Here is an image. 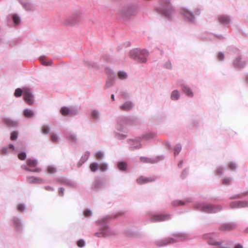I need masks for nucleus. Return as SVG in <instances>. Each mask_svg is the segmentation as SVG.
<instances>
[{
	"instance_id": "nucleus-1",
	"label": "nucleus",
	"mask_w": 248,
	"mask_h": 248,
	"mask_svg": "<svg viewBox=\"0 0 248 248\" xmlns=\"http://www.w3.org/2000/svg\"><path fill=\"white\" fill-rule=\"evenodd\" d=\"M148 55V52L145 50H140L136 49L131 50L130 52V56L132 58L141 63L146 62Z\"/></svg>"
},
{
	"instance_id": "nucleus-2",
	"label": "nucleus",
	"mask_w": 248,
	"mask_h": 248,
	"mask_svg": "<svg viewBox=\"0 0 248 248\" xmlns=\"http://www.w3.org/2000/svg\"><path fill=\"white\" fill-rule=\"evenodd\" d=\"M170 0H159V3L161 5V12L167 17H170L174 12L173 8L170 4Z\"/></svg>"
},
{
	"instance_id": "nucleus-3",
	"label": "nucleus",
	"mask_w": 248,
	"mask_h": 248,
	"mask_svg": "<svg viewBox=\"0 0 248 248\" xmlns=\"http://www.w3.org/2000/svg\"><path fill=\"white\" fill-rule=\"evenodd\" d=\"M27 165L30 167H23L24 170L33 172H40L41 169L37 167V162L34 159H28L26 161Z\"/></svg>"
},
{
	"instance_id": "nucleus-4",
	"label": "nucleus",
	"mask_w": 248,
	"mask_h": 248,
	"mask_svg": "<svg viewBox=\"0 0 248 248\" xmlns=\"http://www.w3.org/2000/svg\"><path fill=\"white\" fill-rule=\"evenodd\" d=\"M24 100L29 105H32L33 104V96L31 89L28 88H24Z\"/></svg>"
},
{
	"instance_id": "nucleus-5",
	"label": "nucleus",
	"mask_w": 248,
	"mask_h": 248,
	"mask_svg": "<svg viewBox=\"0 0 248 248\" xmlns=\"http://www.w3.org/2000/svg\"><path fill=\"white\" fill-rule=\"evenodd\" d=\"M170 218V216L167 214H156L152 215L151 217V220L152 222L163 221Z\"/></svg>"
},
{
	"instance_id": "nucleus-6",
	"label": "nucleus",
	"mask_w": 248,
	"mask_h": 248,
	"mask_svg": "<svg viewBox=\"0 0 248 248\" xmlns=\"http://www.w3.org/2000/svg\"><path fill=\"white\" fill-rule=\"evenodd\" d=\"M246 61L242 60L241 57H236L233 61V66L236 68H242L246 64Z\"/></svg>"
},
{
	"instance_id": "nucleus-7",
	"label": "nucleus",
	"mask_w": 248,
	"mask_h": 248,
	"mask_svg": "<svg viewBox=\"0 0 248 248\" xmlns=\"http://www.w3.org/2000/svg\"><path fill=\"white\" fill-rule=\"evenodd\" d=\"M202 211L208 213H215L220 210V206L215 207L211 205H206L202 207Z\"/></svg>"
},
{
	"instance_id": "nucleus-8",
	"label": "nucleus",
	"mask_w": 248,
	"mask_h": 248,
	"mask_svg": "<svg viewBox=\"0 0 248 248\" xmlns=\"http://www.w3.org/2000/svg\"><path fill=\"white\" fill-rule=\"evenodd\" d=\"M155 179L153 178L144 177L141 176L137 179V182L139 184L141 185L154 181Z\"/></svg>"
},
{
	"instance_id": "nucleus-9",
	"label": "nucleus",
	"mask_w": 248,
	"mask_h": 248,
	"mask_svg": "<svg viewBox=\"0 0 248 248\" xmlns=\"http://www.w3.org/2000/svg\"><path fill=\"white\" fill-rule=\"evenodd\" d=\"M27 181L29 183H42L43 180L40 178L34 176H29L27 177Z\"/></svg>"
},
{
	"instance_id": "nucleus-10",
	"label": "nucleus",
	"mask_w": 248,
	"mask_h": 248,
	"mask_svg": "<svg viewBox=\"0 0 248 248\" xmlns=\"http://www.w3.org/2000/svg\"><path fill=\"white\" fill-rule=\"evenodd\" d=\"M231 205L232 208L237 207H244L248 205V202L244 201H238L232 203Z\"/></svg>"
},
{
	"instance_id": "nucleus-11",
	"label": "nucleus",
	"mask_w": 248,
	"mask_h": 248,
	"mask_svg": "<svg viewBox=\"0 0 248 248\" xmlns=\"http://www.w3.org/2000/svg\"><path fill=\"white\" fill-rule=\"evenodd\" d=\"M218 21L223 24H227L230 22V19L229 17L225 15L219 16L218 17Z\"/></svg>"
},
{
	"instance_id": "nucleus-12",
	"label": "nucleus",
	"mask_w": 248,
	"mask_h": 248,
	"mask_svg": "<svg viewBox=\"0 0 248 248\" xmlns=\"http://www.w3.org/2000/svg\"><path fill=\"white\" fill-rule=\"evenodd\" d=\"M2 122L8 126H15L17 125V123L9 118H4Z\"/></svg>"
},
{
	"instance_id": "nucleus-13",
	"label": "nucleus",
	"mask_w": 248,
	"mask_h": 248,
	"mask_svg": "<svg viewBox=\"0 0 248 248\" xmlns=\"http://www.w3.org/2000/svg\"><path fill=\"white\" fill-rule=\"evenodd\" d=\"M133 107L131 102H127L120 106L121 109L124 111H128L132 108Z\"/></svg>"
},
{
	"instance_id": "nucleus-14",
	"label": "nucleus",
	"mask_w": 248,
	"mask_h": 248,
	"mask_svg": "<svg viewBox=\"0 0 248 248\" xmlns=\"http://www.w3.org/2000/svg\"><path fill=\"white\" fill-rule=\"evenodd\" d=\"M60 112L62 115L63 116H67L68 115L72 114V110L71 109L67 107H62L61 108Z\"/></svg>"
},
{
	"instance_id": "nucleus-15",
	"label": "nucleus",
	"mask_w": 248,
	"mask_h": 248,
	"mask_svg": "<svg viewBox=\"0 0 248 248\" xmlns=\"http://www.w3.org/2000/svg\"><path fill=\"white\" fill-rule=\"evenodd\" d=\"M8 149H11L12 151H14L15 149L14 146L12 144H10L8 147L4 146L2 147L1 149V155H6L8 153Z\"/></svg>"
},
{
	"instance_id": "nucleus-16",
	"label": "nucleus",
	"mask_w": 248,
	"mask_h": 248,
	"mask_svg": "<svg viewBox=\"0 0 248 248\" xmlns=\"http://www.w3.org/2000/svg\"><path fill=\"white\" fill-rule=\"evenodd\" d=\"M24 115L27 118H31L34 116L33 111L30 109H26L23 111Z\"/></svg>"
},
{
	"instance_id": "nucleus-17",
	"label": "nucleus",
	"mask_w": 248,
	"mask_h": 248,
	"mask_svg": "<svg viewBox=\"0 0 248 248\" xmlns=\"http://www.w3.org/2000/svg\"><path fill=\"white\" fill-rule=\"evenodd\" d=\"M183 14L184 16L187 17L189 20H192L193 19V16L190 12L187 10H184Z\"/></svg>"
},
{
	"instance_id": "nucleus-18",
	"label": "nucleus",
	"mask_w": 248,
	"mask_h": 248,
	"mask_svg": "<svg viewBox=\"0 0 248 248\" xmlns=\"http://www.w3.org/2000/svg\"><path fill=\"white\" fill-rule=\"evenodd\" d=\"M22 93L24 94V88L23 89L17 88L15 90L14 95L16 97H19L21 96Z\"/></svg>"
},
{
	"instance_id": "nucleus-19",
	"label": "nucleus",
	"mask_w": 248,
	"mask_h": 248,
	"mask_svg": "<svg viewBox=\"0 0 248 248\" xmlns=\"http://www.w3.org/2000/svg\"><path fill=\"white\" fill-rule=\"evenodd\" d=\"M46 171L48 173L51 174L55 173L56 172L57 170L55 167L49 166L47 167Z\"/></svg>"
},
{
	"instance_id": "nucleus-20",
	"label": "nucleus",
	"mask_w": 248,
	"mask_h": 248,
	"mask_svg": "<svg viewBox=\"0 0 248 248\" xmlns=\"http://www.w3.org/2000/svg\"><path fill=\"white\" fill-rule=\"evenodd\" d=\"M183 91L187 94V95L189 96H193V93L192 92L191 90L187 87L184 86L183 87Z\"/></svg>"
},
{
	"instance_id": "nucleus-21",
	"label": "nucleus",
	"mask_w": 248,
	"mask_h": 248,
	"mask_svg": "<svg viewBox=\"0 0 248 248\" xmlns=\"http://www.w3.org/2000/svg\"><path fill=\"white\" fill-rule=\"evenodd\" d=\"M90 155V153L89 152H86L84 155H83L81 157V161H82L81 163L78 164V167L80 166L82 163H83L84 162H85L86 160H88L89 157Z\"/></svg>"
},
{
	"instance_id": "nucleus-22",
	"label": "nucleus",
	"mask_w": 248,
	"mask_h": 248,
	"mask_svg": "<svg viewBox=\"0 0 248 248\" xmlns=\"http://www.w3.org/2000/svg\"><path fill=\"white\" fill-rule=\"evenodd\" d=\"M101 186V183L99 181H95L92 185V188L93 190H96Z\"/></svg>"
},
{
	"instance_id": "nucleus-23",
	"label": "nucleus",
	"mask_w": 248,
	"mask_h": 248,
	"mask_svg": "<svg viewBox=\"0 0 248 248\" xmlns=\"http://www.w3.org/2000/svg\"><path fill=\"white\" fill-rule=\"evenodd\" d=\"M90 168L92 171H95L98 168V165L96 163H92L90 165Z\"/></svg>"
},
{
	"instance_id": "nucleus-24",
	"label": "nucleus",
	"mask_w": 248,
	"mask_h": 248,
	"mask_svg": "<svg viewBox=\"0 0 248 248\" xmlns=\"http://www.w3.org/2000/svg\"><path fill=\"white\" fill-rule=\"evenodd\" d=\"M179 93L177 91H174L171 93V98L172 100H177L179 98Z\"/></svg>"
},
{
	"instance_id": "nucleus-25",
	"label": "nucleus",
	"mask_w": 248,
	"mask_h": 248,
	"mask_svg": "<svg viewBox=\"0 0 248 248\" xmlns=\"http://www.w3.org/2000/svg\"><path fill=\"white\" fill-rule=\"evenodd\" d=\"M118 78L121 79H124L127 78V74L123 71H120L118 74Z\"/></svg>"
},
{
	"instance_id": "nucleus-26",
	"label": "nucleus",
	"mask_w": 248,
	"mask_h": 248,
	"mask_svg": "<svg viewBox=\"0 0 248 248\" xmlns=\"http://www.w3.org/2000/svg\"><path fill=\"white\" fill-rule=\"evenodd\" d=\"M118 167L119 170H124L126 168V164L125 162H120L118 164Z\"/></svg>"
},
{
	"instance_id": "nucleus-27",
	"label": "nucleus",
	"mask_w": 248,
	"mask_h": 248,
	"mask_svg": "<svg viewBox=\"0 0 248 248\" xmlns=\"http://www.w3.org/2000/svg\"><path fill=\"white\" fill-rule=\"evenodd\" d=\"M13 224L16 229H18L20 227V223L18 218H14L13 220Z\"/></svg>"
},
{
	"instance_id": "nucleus-28",
	"label": "nucleus",
	"mask_w": 248,
	"mask_h": 248,
	"mask_svg": "<svg viewBox=\"0 0 248 248\" xmlns=\"http://www.w3.org/2000/svg\"><path fill=\"white\" fill-rule=\"evenodd\" d=\"M50 138L51 141L54 142H56L58 141V136L54 133H51L50 134Z\"/></svg>"
},
{
	"instance_id": "nucleus-29",
	"label": "nucleus",
	"mask_w": 248,
	"mask_h": 248,
	"mask_svg": "<svg viewBox=\"0 0 248 248\" xmlns=\"http://www.w3.org/2000/svg\"><path fill=\"white\" fill-rule=\"evenodd\" d=\"M155 137V134L152 133L146 134L143 136V138L145 140H150L154 138Z\"/></svg>"
},
{
	"instance_id": "nucleus-30",
	"label": "nucleus",
	"mask_w": 248,
	"mask_h": 248,
	"mask_svg": "<svg viewBox=\"0 0 248 248\" xmlns=\"http://www.w3.org/2000/svg\"><path fill=\"white\" fill-rule=\"evenodd\" d=\"M42 132L44 134H46L49 132V128L47 125H43L41 128Z\"/></svg>"
},
{
	"instance_id": "nucleus-31",
	"label": "nucleus",
	"mask_w": 248,
	"mask_h": 248,
	"mask_svg": "<svg viewBox=\"0 0 248 248\" xmlns=\"http://www.w3.org/2000/svg\"><path fill=\"white\" fill-rule=\"evenodd\" d=\"M98 168L101 171H105L107 169V165L104 163H101L98 165Z\"/></svg>"
},
{
	"instance_id": "nucleus-32",
	"label": "nucleus",
	"mask_w": 248,
	"mask_h": 248,
	"mask_svg": "<svg viewBox=\"0 0 248 248\" xmlns=\"http://www.w3.org/2000/svg\"><path fill=\"white\" fill-rule=\"evenodd\" d=\"M94 235L97 237H105L107 236L108 234L104 230H102L101 232L96 233Z\"/></svg>"
},
{
	"instance_id": "nucleus-33",
	"label": "nucleus",
	"mask_w": 248,
	"mask_h": 248,
	"mask_svg": "<svg viewBox=\"0 0 248 248\" xmlns=\"http://www.w3.org/2000/svg\"><path fill=\"white\" fill-rule=\"evenodd\" d=\"M181 150V146L180 145H177L174 147V155H178Z\"/></svg>"
},
{
	"instance_id": "nucleus-34",
	"label": "nucleus",
	"mask_w": 248,
	"mask_h": 248,
	"mask_svg": "<svg viewBox=\"0 0 248 248\" xmlns=\"http://www.w3.org/2000/svg\"><path fill=\"white\" fill-rule=\"evenodd\" d=\"M103 156V153L101 152L98 151L96 153L95 157L98 160H101V159H102Z\"/></svg>"
},
{
	"instance_id": "nucleus-35",
	"label": "nucleus",
	"mask_w": 248,
	"mask_h": 248,
	"mask_svg": "<svg viewBox=\"0 0 248 248\" xmlns=\"http://www.w3.org/2000/svg\"><path fill=\"white\" fill-rule=\"evenodd\" d=\"M40 61L43 65H44L46 66L50 65L51 63V62H46L45 60V59L43 57H41L40 58Z\"/></svg>"
},
{
	"instance_id": "nucleus-36",
	"label": "nucleus",
	"mask_w": 248,
	"mask_h": 248,
	"mask_svg": "<svg viewBox=\"0 0 248 248\" xmlns=\"http://www.w3.org/2000/svg\"><path fill=\"white\" fill-rule=\"evenodd\" d=\"M18 157L20 160H25L26 157V155L25 153H21L18 155Z\"/></svg>"
},
{
	"instance_id": "nucleus-37",
	"label": "nucleus",
	"mask_w": 248,
	"mask_h": 248,
	"mask_svg": "<svg viewBox=\"0 0 248 248\" xmlns=\"http://www.w3.org/2000/svg\"><path fill=\"white\" fill-rule=\"evenodd\" d=\"M176 240H174L173 238H168V239L165 241V242L163 245H166L169 244L173 243L175 242Z\"/></svg>"
},
{
	"instance_id": "nucleus-38",
	"label": "nucleus",
	"mask_w": 248,
	"mask_h": 248,
	"mask_svg": "<svg viewBox=\"0 0 248 248\" xmlns=\"http://www.w3.org/2000/svg\"><path fill=\"white\" fill-rule=\"evenodd\" d=\"M13 19L15 24H17L20 22V19L18 16L16 15H14L13 16Z\"/></svg>"
},
{
	"instance_id": "nucleus-39",
	"label": "nucleus",
	"mask_w": 248,
	"mask_h": 248,
	"mask_svg": "<svg viewBox=\"0 0 248 248\" xmlns=\"http://www.w3.org/2000/svg\"><path fill=\"white\" fill-rule=\"evenodd\" d=\"M83 214L85 217H89L92 215V212L90 210L87 209L84 210Z\"/></svg>"
},
{
	"instance_id": "nucleus-40",
	"label": "nucleus",
	"mask_w": 248,
	"mask_h": 248,
	"mask_svg": "<svg viewBox=\"0 0 248 248\" xmlns=\"http://www.w3.org/2000/svg\"><path fill=\"white\" fill-rule=\"evenodd\" d=\"M17 133L16 132H13L11 134V139L12 140H15L17 139Z\"/></svg>"
},
{
	"instance_id": "nucleus-41",
	"label": "nucleus",
	"mask_w": 248,
	"mask_h": 248,
	"mask_svg": "<svg viewBox=\"0 0 248 248\" xmlns=\"http://www.w3.org/2000/svg\"><path fill=\"white\" fill-rule=\"evenodd\" d=\"M173 204L174 205H184L185 204V203L182 201H176L173 202Z\"/></svg>"
},
{
	"instance_id": "nucleus-42",
	"label": "nucleus",
	"mask_w": 248,
	"mask_h": 248,
	"mask_svg": "<svg viewBox=\"0 0 248 248\" xmlns=\"http://www.w3.org/2000/svg\"><path fill=\"white\" fill-rule=\"evenodd\" d=\"M85 245V242L84 241V240H83L82 239H80V240H79L78 242H77V245L79 247H83Z\"/></svg>"
},
{
	"instance_id": "nucleus-43",
	"label": "nucleus",
	"mask_w": 248,
	"mask_h": 248,
	"mask_svg": "<svg viewBox=\"0 0 248 248\" xmlns=\"http://www.w3.org/2000/svg\"><path fill=\"white\" fill-rule=\"evenodd\" d=\"M98 112L96 110H93L92 113V117L94 119H97L98 117Z\"/></svg>"
},
{
	"instance_id": "nucleus-44",
	"label": "nucleus",
	"mask_w": 248,
	"mask_h": 248,
	"mask_svg": "<svg viewBox=\"0 0 248 248\" xmlns=\"http://www.w3.org/2000/svg\"><path fill=\"white\" fill-rule=\"evenodd\" d=\"M231 183V179L229 178H225L223 180V184L224 185H229Z\"/></svg>"
},
{
	"instance_id": "nucleus-45",
	"label": "nucleus",
	"mask_w": 248,
	"mask_h": 248,
	"mask_svg": "<svg viewBox=\"0 0 248 248\" xmlns=\"http://www.w3.org/2000/svg\"><path fill=\"white\" fill-rule=\"evenodd\" d=\"M228 166L229 168L232 170H234L236 168L235 164L233 162H230L228 164Z\"/></svg>"
},
{
	"instance_id": "nucleus-46",
	"label": "nucleus",
	"mask_w": 248,
	"mask_h": 248,
	"mask_svg": "<svg viewBox=\"0 0 248 248\" xmlns=\"http://www.w3.org/2000/svg\"><path fill=\"white\" fill-rule=\"evenodd\" d=\"M17 208L19 211L22 212L24 210L25 207L23 204H19L17 205Z\"/></svg>"
},
{
	"instance_id": "nucleus-47",
	"label": "nucleus",
	"mask_w": 248,
	"mask_h": 248,
	"mask_svg": "<svg viewBox=\"0 0 248 248\" xmlns=\"http://www.w3.org/2000/svg\"><path fill=\"white\" fill-rule=\"evenodd\" d=\"M130 12H131V10L130 9H128L126 11H123V13L122 14L124 16H128L131 15V14L130 13Z\"/></svg>"
},
{
	"instance_id": "nucleus-48",
	"label": "nucleus",
	"mask_w": 248,
	"mask_h": 248,
	"mask_svg": "<svg viewBox=\"0 0 248 248\" xmlns=\"http://www.w3.org/2000/svg\"><path fill=\"white\" fill-rule=\"evenodd\" d=\"M224 58V54L221 52L218 53L217 55V59L219 61H222Z\"/></svg>"
},
{
	"instance_id": "nucleus-49",
	"label": "nucleus",
	"mask_w": 248,
	"mask_h": 248,
	"mask_svg": "<svg viewBox=\"0 0 248 248\" xmlns=\"http://www.w3.org/2000/svg\"><path fill=\"white\" fill-rule=\"evenodd\" d=\"M59 195L61 196H62L64 194V189L63 188H60L59 189Z\"/></svg>"
},
{
	"instance_id": "nucleus-50",
	"label": "nucleus",
	"mask_w": 248,
	"mask_h": 248,
	"mask_svg": "<svg viewBox=\"0 0 248 248\" xmlns=\"http://www.w3.org/2000/svg\"><path fill=\"white\" fill-rule=\"evenodd\" d=\"M56 182L60 183L61 184H64L65 183V180H64V179L58 178L56 179Z\"/></svg>"
},
{
	"instance_id": "nucleus-51",
	"label": "nucleus",
	"mask_w": 248,
	"mask_h": 248,
	"mask_svg": "<svg viewBox=\"0 0 248 248\" xmlns=\"http://www.w3.org/2000/svg\"><path fill=\"white\" fill-rule=\"evenodd\" d=\"M45 189L46 190H47V191H53L54 190V188L50 186H45Z\"/></svg>"
},
{
	"instance_id": "nucleus-52",
	"label": "nucleus",
	"mask_w": 248,
	"mask_h": 248,
	"mask_svg": "<svg viewBox=\"0 0 248 248\" xmlns=\"http://www.w3.org/2000/svg\"><path fill=\"white\" fill-rule=\"evenodd\" d=\"M141 161L143 162H149V159L145 158V157H141L140 158Z\"/></svg>"
},
{
	"instance_id": "nucleus-53",
	"label": "nucleus",
	"mask_w": 248,
	"mask_h": 248,
	"mask_svg": "<svg viewBox=\"0 0 248 248\" xmlns=\"http://www.w3.org/2000/svg\"><path fill=\"white\" fill-rule=\"evenodd\" d=\"M112 85V83L111 82L107 81L106 86L107 87H109Z\"/></svg>"
},
{
	"instance_id": "nucleus-54",
	"label": "nucleus",
	"mask_w": 248,
	"mask_h": 248,
	"mask_svg": "<svg viewBox=\"0 0 248 248\" xmlns=\"http://www.w3.org/2000/svg\"><path fill=\"white\" fill-rule=\"evenodd\" d=\"M208 243L211 245H217V243L214 241H209Z\"/></svg>"
},
{
	"instance_id": "nucleus-55",
	"label": "nucleus",
	"mask_w": 248,
	"mask_h": 248,
	"mask_svg": "<svg viewBox=\"0 0 248 248\" xmlns=\"http://www.w3.org/2000/svg\"><path fill=\"white\" fill-rule=\"evenodd\" d=\"M234 248H243V247L242 245L238 244L235 246Z\"/></svg>"
},
{
	"instance_id": "nucleus-56",
	"label": "nucleus",
	"mask_w": 248,
	"mask_h": 248,
	"mask_svg": "<svg viewBox=\"0 0 248 248\" xmlns=\"http://www.w3.org/2000/svg\"><path fill=\"white\" fill-rule=\"evenodd\" d=\"M224 230H229L230 229V227L228 225L225 226L224 227Z\"/></svg>"
},
{
	"instance_id": "nucleus-57",
	"label": "nucleus",
	"mask_w": 248,
	"mask_h": 248,
	"mask_svg": "<svg viewBox=\"0 0 248 248\" xmlns=\"http://www.w3.org/2000/svg\"><path fill=\"white\" fill-rule=\"evenodd\" d=\"M70 138H71V140H75L76 139L75 137L74 136H71L70 137Z\"/></svg>"
},
{
	"instance_id": "nucleus-58",
	"label": "nucleus",
	"mask_w": 248,
	"mask_h": 248,
	"mask_svg": "<svg viewBox=\"0 0 248 248\" xmlns=\"http://www.w3.org/2000/svg\"><path fill=\"white\" fill-rule=\"evenodd\" d=\"M111 99H112V100L113 101H114V95H113V94H112V95H111Z\"/></svg>"
},
{
	"instance_id": "nucleus-59",
	"label": "nucleus",
	"mask_w": 248,
	"mask_h": 248,
	"mask_svg": "<svg viewBox=\"0 0 248 248\" xmlns=\"http://www.w3.org/2000/svg\"><path fill=\"white\" fill-rule=\"evenodd\" d=\"M182 161H181V162L179 163V164H178V165H179V166L181 165L182 164Z\"/></svg>"
},
{
	"instance_id": "nucleus-60",
	"label": "nucleus",
	"mask_w": 248,
	"mask_h": 248,
	"mask_svg": "<svg viewBox=\"0 0 248 248\" xmlns=\"http://www.w3.org/2000/svg\"><path fill=\"white\" fill-rule=\"evenodd\" d=\"M136 148H140V146H137L136 147Z\"/></svg>"
},
{
	"instance_id": "nucleus-61",
	"label": "nucleus",
	"mask_w": 248,
	"mask_h": 248,
	"mask_svg": "<svg viewBox=\"0 0 248 248\" xmlns=\"http://www.w3.org/2000/svg\"><path fill=\"white\" fill-rule=\"evenodd\" d=\"M132 148H133V149H134L135 148L134 147H132Z\"/></svg>"
}]
</instances>
